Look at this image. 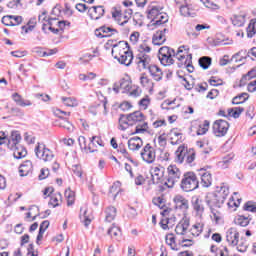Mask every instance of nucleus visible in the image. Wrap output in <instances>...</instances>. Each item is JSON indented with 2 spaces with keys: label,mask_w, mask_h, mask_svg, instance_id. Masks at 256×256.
Returning <instances> with one entry per match:
<instances>
[{
  "label": "nucleus",
  "mask_w": 256,
  "mask_h": 256,
  "mask_svg": "<svg viewBox=\"0 0 256 256\" xmlns=\"http://www.w3.org/2000/svg\"><path fill=\"white\" fill-rule=\"evenodd\" d=\"M191 235L193 237H199L200 233H203V224L202 223H196L194 224L190 229Z\"/></svg>",
  "instance_id": "obj_46"
},
{
  "label": "nucleus",
  "mask_w": 256,
  "mask_h": 256,
  "mask_svg": "<svg viewBox=\"0 0 256 256\" xmlns=\"http://www.w3.org/2000/svg\"><path fill=\"white\" fill-rule=\"evenodd\" d=\"M56 127H62V129H65L68 131V133H73L75 131V126L67 118H61L56 120Z\"/></svg>",
  "instance_id": "obj_25"
},
{
  "label": "nucleus",
  "mask_w": 256,
  "mask_h": 256,
  "mask_svg": "<svg viewBox=\"0 0 256 256\" xmlns=\"http://www.w3.org/2000/svg\"><path fill=\"white\" fill-rule=\"evenodd\" d=\"M92 145H94V147H97V145H99V147H105L103 140L99 136H93L92 138H90V144L88 145L89 153H95L96 151L91 148Z\"/></svg>",
  "instance_id": "obj_32"
},
{
  "label": "nucleus",
  "mask_w": 256,
  "mask_h": 256,
  "mask_svg": "<svg viewBox=\"0 0 256 256\" xmlns=\"http://www.w3.org/2000/svg\"><path fill=\"white\" fill-rule=\"evenodd\" d=\"M211 61V57L203 56L199 59V65L202 69L206 70L211 66Z\"/></svg>",
  "instance_id": "obj_49"
},
{
  "label": "nucleus",
  "mask_w": 256,
  "mask_h": 256,
  "mask_svg": "<svg viewBox=\"0 0 256 256\" xmlns=\"http://www.w3.org/2000/svg\"><path fill=\"white\" fill-rule=\"evenodd\" d=\"M11 21L12 27H16L17 25H21L23 23V17L11 15Z\"/></svg>",
  "instance_id": "obj_62"
},
{
  "label": "nucleus",
  "mask_w": 256,
  "mask_h": 256,
  "mask_svg": "<svg viewBox=\"0 0 256 256\" xmlns=\"http://www.w3.org/2000/svg\"><path fill=\"white\" fill-rule=\"evenodd\" d=\"M180 15H182L183 17H195L196 13L193 5L186 4L180 6Z\"/></svg>",
  "instance_id": "obj_27"
},
{
  "label": "nucleus",
  "mask_w": 256,
  "mask_h": 256,
  "mask_svg": "<svg viewBox=\"0 0 256 256\" xmlns=\"http://www.w3.org/2000/svg\"><path fill=\"white\" fill-rule=\"evenodd\" d=\"M245 17H247L246 14H235L231 18L232 25L234 27H243L245 25Z\"/></svg>",
  "instance_id": "obj_33"
},
{
  "label": "nucleus",
  "mask_w": 256,
  "mask_h": 256,
  "mask_svg": "<svg viewBox=\"0 0 256 256\" xmlns=\"http://www.w3.org/2000/svg\"><path fill=\"white\" fill-rule=\"evenodd\" d=\"M163 175H165V167L161 165L153 167L151 171L152 183L154 185H158V183H161V179H163Z\"/></svg>",
  "instance_id": "obj_17"
},
{
  "label": "nucleus",
  "mask_w": 256,
  "mask_h": 256,
  "mask_svg": "<svg viewBox=\"0 0 256 256\" xmlns=\"http://www.w3.org/2000/svg\"><path fill=\"white\" fill-rule=\"evenodd\" d=\"M54 115L58 117V119H65L64 117H69L71 115V112H65L61 109L54 110Z\"/></svg>",
  "instance_id": "obj_59"
},
{
  "label": "nucleus",
  "mask_w": 256,
  "mask_h": 256,
  "mask_svg": "<svg viewBox=\"0 0 256 256\" xmlns=\"http://www.w3.org/2000/svg\"><path fill=\"white\" fill-rule=\"evenodd\" d=\"M247 37L253 39L256 35V20H251L248 27L246 28Z\"/></svg>",
  "instance_id": "obj_41"
},
{
  "label": "nucleus",
  "mask_w": 256,
  "mask_h": 256,
  "mask_svg": "<svg viewBox=\"0 0 256 256\" xmlns=\"http://www.w3.org/2000/svg\"><path fill=\"white\" fill-rule=\"evenodd\" d=\"M12 151H14L13 155L15 159H23L27 157V149H25V147H23L22 145L14 147Z\"/></svg>",
  "instance_id": "obj_34"
},
{
  "label": "nucleus",
  "mask_w": 256,
  "mask_h": 256,
  "mask_svg": "<svg viewBox=\"0 0 256 256\" xmlns=\"http://www.w3.org/2000/svg\"><path fill=\"white\" fill-rule=\"evenodd\" d=\"M229 131V122L225 120H216L213 124V133L216 137H225Z\"/></svg>",
  "instance_id": "obj_12"
},
{
  "label": "nucleus",
  "mask_w": 256,
  "mask_h": 256,
  "mask_svg": "<svg viewBox=\"0 0 256 256\" xmlns=\"http://www.w3.org/2000/svg\"><path fill=\"white\" fill-rule=\"evenodd\" d=\"M128 119L131 123V127L136 125L135 131L132 135H137L139 133H147L149 129V124L146 121L145 114L141 111H135L133 113L128 114Z\"/></svg>",
  "instance_id": "obj_3"
},
{
  "label": "nucleus",
  "mask_w": 256,
  "mask_h": 256,
  "mask_svg": "<svg viewBox=\"0 0 256 256\" xmlns=\"http://www.w3.org/2000/svg\"><path fill=\"white\" fill-rule=\"evenodd\" d=\"M20 177H27L29 173H33V162L30 160L24 161L19 167Z\"/></svg>",
  "instance_id": "obj_20"
},
{
  "label": "nucleus",
  "mask_w": 256,
  "mask_h": 256,
  "mask_svg": "<svg viewBox=\"0 0 256 256\" xmlns=\"http://www.w3.org/2000/svg\"><path fill=\"white\" fill-rule=\"evenodd\" d=\"M142 160L147 163L148 165H151L152 163H155V159L157 157L155 148L151 146V144H146L144 148L142 149L141 153Z\"/></svg>",
  "instance_id": "obj_11"
},
{
  "label": "nucleus",
  "mask_w": 256,
  "mask_h": 256,
  "mask_svg": "<svg viewBox=\"0 0 256 256\" xmlns=\"http://www.w3.org/2000/svg\"><path fill=\"white\" fill-rule=\"evenodd\" d=\"M78 143L81 149H83L84 151H89V147H87V139L85 138V136H79Z\"/></svg>",
  "instance_id": "obj_61"
},
{
  "label": "nucleus",
  "mask_w": 256,
  "mask_h": 256,
  "mask_svg": "<svg viewBox=\"0 0 256 256\" xmlns=\"http://www.w3.org/2000/svg\"><path fill=\"white\" fill-rule=\"evenodd\" d=\"M170 143L171 145H181L183 143V133L177 132L176 128L170 131Z\"/></svg>",
  "instance_id": "obj_24"
},
{
  "label": "nucleus",
  "mask_w": 256,
  "mask_h": 256,
  "mask_svg": "<svg viewBox=\"0 0 256 256\" xmlns=\"http://www.w3.org/2000/svg\"><path fill=\"white\" fill-rule=\"evenodd\" d=\"M118 85L122 89V93H129L133 87V82L129 75H125L118 81Z\"/></svg>",
  "instance_id": "obj_18"
},
{
  "label": "nucleus",
  "mask_w": 256,
  "mask_h": 256,
  "mask_svg": "<svg viewBox=\"0 0 256 256\" xmlns=\"http://www.w3.org/2000/svg\"><path fill=\"white\" fill-rule=\"evenodd\" d=\"M106 47H112L111 53L114 59H123V55H127L123 62L126 63V61L131 60L129 53L131 49L129 48V43H127V41H119L116 43L114 40H108Z\"/></svg>",
  "instance_id": "obj_2"
},
{
  "label": "nucleus",
  "mask_w": 256,
  "mask_h": 256,
  "mask_svg": "<svg viewBox=\"0 0 256 256\" xmlns=\"http://www.w3.org/2000/svg\"><path fill=\"white\" fill-rule=\"evenodd\" d=\"M112 17L121 27H123V25H127V20L123 21V13H121L120 9L116 7L112 8Z\"/></svg>",
  "instance_id": "obj_30"
},
{
  "label": "nucleus",
  "mask_w": 256,
  "mask_h": 256,
  "mask_svg": "<svg viewBox=\"0 0 256 256\" xmlns=\"http://www.w3.org/2000/svg\"><path fill=\"white\" fill-rule=\"evenodd\" d=\"M12 100L18 107H31L33 103L30 100H26L19 93L15 92L12 94Z\"/></svg>",
  "instance_id": "obj_21"
},
{
  "label": "nucleus",
  "mask_w": 256,
  "mask_h": 256,
  "mask_svg": "<svg viewBox=\"0 0 256 256\" xmlns=\"http://www.w3.org/2000/svg\"><path fill=\"white\" fill-rule=\"evenodd\" d=\"M167 21H169V16L166 13L162 12L160 16H158V18L155 19L153 25H155L156 27H161V25H165Z\"/></svg>",
  "instance_id": "obj_43"
},
{
  "label": "nucleus",
  "mask_w": 256,
  "mask_h": 256,
  "mask_svg": "<svg viewBox=\"0 0 256 256\" xmlns=\"http://www.w3.org/2000/svg\"><path fill=\"white\" fill-rule=\"evenodd\" d=\"M191 205L197 217H203V213H205V202L201 200V198L195 196L191 200Z\"/></svg>",
  "instance_id": "obj_15"
},
{
  "label": "nucleus",
  "mask_w": 256,
  "mask_h": 256,
  "mask_svg": "<svg viewBox=\"0 0 256 256\" xmlns=\"http://www.w3.org/2000/svg\"><path fill=\"white\" fill-rule=\"evenodd\" d=\"M207 131H209V121L205 120L204 123L199 126L197 135H205Z\"/></svg>",
  "instance_id": "obj_55"
},
{
  "label": "nucleus",
  "mask_w": 256,
  "mask_h": 256,
  "mask_svg": "<svg viewBox=\"0 0 256 256\" xmlns=\"http://www.w3.org/2000/svg\"><path fill=\"white\" fill-rule=\"evenodd\" d=\"M185 47L186 46H180L175 52V49H172L168 46L161 47L158 52V59L164 67H169L175 63V60L173 57H176L177 60L183 61L185 59Z\"/></svg>",
  "instance_id": "obj_1"
},
{
  "label": "nucleus",
  "mask_w": 256,
  "mask_h": 256,
  "mask_svg": "<svg viewBox=\"0 0 256 256\" xmlns=\"http://www.w3.org/2000/svg\"><path fill=\"white\" fill-rule=\"evenodd\" d=\"M173 202H174V209L176 211H181L183 215H187V212L189 211V200L187 198H185L181 194H178L174 196Z\"/></svg>",
  "instance_id": "obj_10"
},
{
  "label": "nucleus",
  "mask_w": 256,
  "mask_h": 256,
  "mask_svg": "<svg viewBox=\"0 0 256 256\" xmlns=\"http://www.w3.org/2000/svg\"><path fill=\"white\" fill-rule=\"evenodd\" d=\"M239 231L237 228H229L226 232V241L229 247H237L239 245Z\"/></svg>",
  "instance_id": "obj_13"
},
{
  "label": "nucleus",
  "mask_w": 256,
  "mask_h": 256,
  "mask_svg": "<svg viewBox=\"0 0 256 256\" xmlns=\"http://www.w3.org/2000/svg\"><path fill=\"white\" fill-rule=\"evenodd\" d=\"M244 111L245 109L243 107H236L234 108V110L228 109V115H230V117H233L234 119H239Z\"/></svg>",
  "instance_id": "obj_48"
},
{
  "label": "nucleus",
  "mask_w": 256,
  "mask_h": 256,
  "mask_svg": "<svg viewBox=\"0 0 256 256\" xmlns=\"http://www.w3.org/2000/svg\"><path fill=\"white\" fill-rule=\"evenodd\" d=\"M148 71L154 81H161L163 79V71L161 68H159V66L151 64L148 68Z\"/></svg>",
  "instance_id": "obj_22"
},
{
  "label": "nucleus",
  "mask_w": 256,
  "mask_h": 256,
  "mask_svg": "<svg viewBox=\"0 0 256 256\" xmlns=\"http://www.w3.org/2000/svg\"><path fill=\"white\" fill-rule=\"evenodd\" d=\"M227 197H229V188L227 186H221L213 197L207 201V204L210 209H213L214 207L220 209V207H223Z\"/></svg>",
  "instance_id": "obj_5"
},
{
  "label": "nucleus",
  "mask_w": 256,
  "mask_h": 256,
  "mask_svg": "<svg viewBox=\"0 0 256 256\" xmlns=\"http://www.w3.org/2000/svg\"><path fill=\"white\" fill-rule=\"evenodd\" d=\"M66 199H67V205L68 207H71L75 203V192L71 189H67L64 193Z\"/></svg>",
  "instance_id": "obj_47"
},
{
  "label": "nucleus",
  "mask_w": 256,
  "mask_h": 256,
  "mask_svg": "<svg viewBox=\"0 0 256 256\" xmlns=\"http://www.w3.org/2000/svg\"><path fill=\"white\" fill-rule=\"evenodd\" d=\"M95 77H97V74H95L93 72H89L87 75L86 74L79 75L80 81H89L91 79H95Z\"/></svg>",
  "instance_id": "obj_60"
},
{
  "label": "nucleus",
  "mask_w": 256,
  "mask_h": 256,
  "mask_svg": "<svg viewBox=\"0 0 256 256\" xmlns=\"http://www.w3.org/2000/svg\"><path fill=\"white\" fill-rule=\"evenodd\" d=\"M130 60H126L125 58L127 57V54H123V57L121 59H116L118 61V63H120V65H125L126 67H129L131 65V63H133V51H130Z\"/></svg>",
  "instance_id": "obj_53"
},
{
  "label": "nucleus",
  "mask_w": 256,
  "mask_h": 256,
  "mask_svg": "<svg viewBox=\"0 0 256 256\" xmlns=\"http://www.w3.org/2000/svg\"><path fill=\"white\" fill-rule=\"evenodd\" d=\"M163 8L160 6H153L150 10H148V19H151V23H155L156 19L159 18L160 14L162 13Z\"/></svg>",
  "instance_id": "obj_28"
},
{
  "label": "nucleus",
  "mask_w": 256,
  "mask_h": 256,
  "mask_svg": "<svg viewBox=\"0 0 256 256\" xmlns=\"http://www.w3.org/2000/svg\"><path fill=\"white\" fill-rule=\"evenodd\" d=\"M35 154L36 157H38V159H41V161H44V163H49L55 158V154H53V151L45 147V144L41 143H38V145L36 146Z\"/></svg>",
  "instance_id": "obj_8"
},
{
  "label": "nucleus",
  "mask_w": 256,
  "mask_h": 256,
  "mask_svg": "<svg viewBox=\"0 0 256 256\" xmlns=\"http://www.w3.org/2000/svg\"><path fill=\"white\" fill-rule=\"evenodd\" d=\"M59 197L61 198V193L51 196L49 205H52V207H59Z\"/></svg>",
  "instance_id": "obj_58"
},
{
  "label": "nucleus",
  "mask_w": 256,
  "mask_h": 256,
  "mask_svg": "<svg viewBox=\"0 0 256 256\" xmlns=\"http://www.w3.org/2000/svg\"><path fill=\"white\" fill-rule=\"evenodd\" d=\"M62 101L64 103V105H66V107H77V105H79V103L77 102V99L75 98H62Z\"/></svg>",
  "instance_id": "obj_54"
},
{
  "label": "nucleus",
  "mask_w": 256,
  "mask_h": 256,
  "mask_svg": "<svg viewBox=\"0 0 256 256\" xmlns=\"http://www.w3.org/2000/svg\"><path fill=\"white\" fill-rule=\"evenodd\" d=\"M182 55H185V57L178 63V67L187 69L188 73H193L195 67H193V54L189 53V47L185 46Z\"/></svg>",
  "instance_id": "obj_9"
},
{
  "label": "nucleus",
  "mask_w": 256,
  "mask_h": 256,
  "mask_svg": "<svg viewBox=\"0 0 256 256\" xmlns=\"http://www.w3.org/2000/svg\"><path fill=\"white\" fill-rule=\"evenodd\" d=\"M80 219L84 221L85 227H89V225H91V218H89L87 215V209L85 208L80 209Z\"/></svg>",
  "instance_id": "obj_51"
},
{
  "label": "nucleus",
  "mask_w": 256,
  "mask_h": 256,
  "mask_svg": "<svg viewBox=\"0 0 256 256\" xmlns=\"http://www.w3.org/2000/svg\"><path fill=\"white\" fill-rule=\"evenodd\" d=\"M208 87H209V85L207 84V82H204L202 84H197L194 89L198 93H205V91H207Z\"/></svg>",
  "instance_id": "obj_63"
},
{
  "label": "nucleus",
  "mask_w": 256,
  "mask_h": 256,
  "mask_svg": "<svg viewBox=\"0 0 256 256\" xmlns=\"http://www.w3.org/2000/svg\"><path fill=\"white\" fill-rule=\"evenodd\" d=\"M136 65L138 66L139 71L148 69L151 65V56L146 53L140 52L136 57Z\"/></svg>",
  "instance_id": "obj_14"
},
{
  "label": "nucleus",
  "mask_w": 256,
  "mask_h": 256,
  "mask_svg": "<svg viewBox=\"0 0 256 256\" xmlns=\"http://www.w3.org/2000/svg\"><path fill=\"white\" fill-rule=\"evenodd\" d=\"M212 181H213V178L211 177V173L204 172L203 174H201L200 184L202 185V187H211Z\"/></svg>",
  "instance_id": "obj_40"
},
{
  "label": "nucleus",
  "mask_w": 256,
  "mask_h": 256,
  "mask_svg": "<svg viewBox=\"0 0 256 256\" xmlns=\"http://www.w3.org/2000/svg\"><path fill=\"white\" fill-rule=\"evenodd\" d=\"M88 15L93 21H99L105 15L104 6H93L88 9Z\"/></svg>",
  "instance_id": "obj_16"
},
{
  "label": "nucleus",
  "mask_w": 256,
  "mask_h": 256,
  "mask_svg": "<svg viewBox=\"0 0 256 256\" xmlns=\"http://www.w3.org/2000/svg\"><path fill=\"white\" fill-rule=\"evenodd\" d=\"M235 159V154L230 153L222 158V160L219 162V167L222 169H227L229 165H231V162Z\"/></svg>",
  "instance_id": "obj_38"
},
{
  "label": "nucleus",
  "mask_w": 256,
  "mask_h": 256,
  "mask_svg": "<svg viewBox=\"0 0 256 256\" xmlns=\"http://www.w3.org/2000/svg\"><path fill=\"white\" fill-rule=\"evenodd\" d=\"M141 147H143V140L140 137H133L128 140L130 151H139Z\"/></svg>",
  "instance_id": "obj_26"
},
{
  "label": "nucleus",
  "mask_w": 256,
  "mask_h": 256,
  "mask_svg": "<svg viewBox=\"0 0 256 256\" xmlns=\"http://www.w3.org/2000/svg\"><path fill=\"white\" fill-rule=\"evenodd\" d=\"M35 25H37V18H31L27 26H22V31H25V33H29V31H33L35 29Z\"/></svg>",
  "instance_id": "obj_50"
},
{
  "label": "nucleus",
  "mask_w": 256,
  "mask_h": 256,
  "mask_svg": "<svg viewBox=\"0 0 256 256\" xmlns=\"http://www.w3.org/2000/svg\"><path fill=\"white\" fill-rule=\"evenodd\" d=\"M152 201L157 207H159L160 209H164L165 200L162 197L154 198Z\"/></svg>",
  "instance_id": "obj_64"
},
{
  "label": "nucleus",
  "mask_w": 256,
  "mask_h": 256,
  "mask_svg": "<svg viewBox=\"0 0 256 256\" xmlns=\"http://www.w3.org/2000/svg\"><path fill=\"white\" fill-rule=\"evenodd\" d=\"M176 155V163H183L185 161V157H187V148L185 145H180L175 152Z\"/></svg>",
  "instance_id": "obj_29"
},
{
  "label": "nucleus",
  "mask_w": 256,
  "mask_h": 256,
  "mask_svg": "<svg viewBox=\"0 0 256 256\" xmlns=\"http://www.w3.org/2000/svg\"><path fill=\"white\" fill-rule=\"evenodd\" d=\"M165 41H167V38L165 37V35H163L162 32L157 31L153 35V38H152L153 45L161 46V45H163V43H165Z\"/></svg>",
  "instance_id": "obj_39"
},
{
  "label": "nucleus",
  "mask_w": 256,
  "mask_h": 256,
  "mask_svg": "<svg viewBox=\"0 0 256 256\" xmlns=\"http://www.w3.org/2000/svg\"><path fill=\"white\" fill-rule=\"evenodd\" d=\"M251 221V218L249 216H238L235 220L234 223L235 225H239V227H247Z\"/></svg>",
  "instance_id": "obj_42"
},
{
  "label": "nucleus",
  "mask_w": 256,
  "mask_h": 256,
  "mask_svg": "<svg viewBox=\"0 0 256 256\" xmlns=\"http://www.w3.org/2000/svg\"><path fill=\"white\" fill-rule=\"evenodd\" d=\"M167 173V181L164 182V186L173 189L175 183H179L181 179V170L175 165H170L167 168Z\"/></svg>",
  "instance_id": "obj_6"
},
{
  "label": "nucleus",
  "mask_w": 256,
  "mask_h": 256,
  "mask_svg": "<svg viewBox=\"0 0 256 256\" xmlns=\"http://www.w3.org/2000/svg\"><path fill=\"white\" fill-rule=\"evenodd\" d=\"M38 20L40 23H43V21H47L49 25L48 29L49 31H52L54 35H57V33H59V29L53 27V25L55 24L53 18H47V12H42V14L38 16Z\"/></svg>",
  "instance_id": "obj_23"
},
{
  "label": "nucleus",
  "mask_w": 256,
  "mask_h": 256,
  "mask_svg": "<svg viewBox=\"0 0 256 256\" xmlns=\"http://www.w3.org/2000/svg\"><path fill=\"white\" fill-rule=\"evenodd\" d=\"M121 191V182H115L109 189V195H113L114 199H117L119 192Z\"/></svg>",
  "instance_id": "obj_45"
},
{
  "label": "nucleus",
  "mask_w": 256,
  "mask_h": 256,
  "mask_svg": "<svg viewBox=\"0 0 256 256\" xmlns=\"http://www.w3.org/2000/svg\"><path fill=\"white\" fill-rule=\"evenodd\" d=\"M5 143L8 149H15L21 143V134L18 131H13L11 137L7 138L4 132H0V145H5Z\"/></svg>",
  "instance_id": "obj_7"
},
{
  "label": "nucleus",
  "mask_w": 256,
  "mask_h": 256,
  "mask_svg": "<svg viewBox=\"0 0 256 256\" xmlns=\"http://www.w3.org/2000/svg\"><path fill=\"white\" fill-rule=\"evenodd\" d=\"M247 99H249V94L242 93L238 96H235L232 100V103H233V105H241V104L245 103V101H247Z\"/></svg>",
  "instance_id": "obj_44"
},
{
  "label": "nucleus",
  "mask_w": 256,
  "mask_h": 256,
  "mask_svg": "<svg viewBox=\"0 0 256 256\" xmlns=\"http://www.w3.org/2000/svg\"><path fill=\"white\" fill-rule=\"evenodd\" d=\"M118 122H119V129L121 131H126L129 127H131V122L129 121V114L128 115L120 114Z\"/></svg>",
  "instance_id": "obj_31"
},
{
  "label": "nucleus",
  "mask_w": 256,
  "mask_h": 256,
  "mask_svg": "<svg viewBox=\"0 0 256 256\" xmlns=\"http://www.w3.org/2000/svg\"><path fill=\"white\" fill-rule=\"evenodd\" d=\"M107 235H110L111 239H115V241H119L121 239V228L113 224L112 227L108 229Z\"/></svg>",
  "instance_id": "obj_35"
},
{
  "label": "nucleus",
  "mask_w": 256,
  "mask_h": 256,
  "mask_svg": "<svg viewBox=\"0 0 256 256\" xmlns=\"http://www.w3.org/2000/svg\"><path fill=\"white\" fill-rule=\"evenodd\" d=\"M165 242L172 249V251H179V248H177L175 234L173 233L167 234L165 236Z\"/></svg>",
  "instance_id": "obj_36"
},
{
  "label": "nucleus",
  "mask_w": 256,
  "mask_h": 256,
  "mask_svg": "<svg viewBox=\"0 0 256 256\" xmlns=\"http://www.w3.org/2000/svg\"><path fill=\"white\" fill-rule=\"evenodd\" d=\"M100 31H102L104 35H109V37H111L112 35H117L119 33L117 29L108 26H101Z\"/></svg>",
  "instance_id": "obj_52"
},
{
  "label": "nucleus",
  "mask_w": 256,
  "mask_h": 256,
  "mask_svg": "<svg viewBox=\"0 0 256 256\" xmlns=\"http://www.w3.org/2000/svg\"><path fill=\"white\" fill-rule=\"evenodd\" d=\"M105 214V221H107V223H111V221H114L115 217H117V208L110 206L106 208Z\"/></svg>",
  "instance_id": "obj_37"
},
{
  "label": "nucleus",
  "mask_w": 256,
  "mask_h": 256,
  "mask_svg": "<svg viewBox=\"0 0 256 256\" xmlns=\"http://www.w3.org/2000/svg\"><path fill=\"white\" fill-rule=\"evenodd\" d=\"M180 189L185 193H191V191L199 189V178H197V174L195 172L184 173L180 183Z\"/></svg>",
  "instance_id": "obj_4"
},
{
  "label": "nucleus",
  "mask_w": 256,
  "mask_h": 256,
  "mask_svg": "<svg viewBox=\"0 0 256 256\" xmlns=\"http://www.w3.org/2000/svg\"><path fill=\"white\" fill-rule=\"evenodd\" d=\"M189 225V219H182L175 227L176 235H187Z\"/></svg>",
  "instance_id": "obj_19"
},
{
  "label": "nucleus",
  "mask_w": 256,
  "mask_h": 256,
  "mask_svg": "<svg viewBox=\"0 0 256 256\" xmlns=\"http://www.w3.org/2000/svg\"><path fill=\"white\" fill-rule=\"evenodd\" d=\"M244 211L256 213V202L248 201L244 204Z\"/></svg>",
  "instance_id": "obj_57"
},
{
  "label": "nucleus",
  "mask_w": 256,
  "mask_h": 256,
  "mask_svg": "<svg viewBox=\"0 0 256 256\" xmlns=\"http://www.w3.org/2000/svg\"><path fill=\"white\" fill-rule=\"evenodd\" d=\"M237 251H239L240 253H245V251H247V240L241 238L239 241H238V244H237Z\"/></svg>",
  "instance_id": "obj_56"
}]
</instances>
